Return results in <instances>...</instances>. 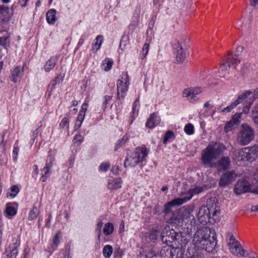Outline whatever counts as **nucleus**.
<instances>
[{
	"mask_svg": "<svg viewBox=\"0 0 258 258\" xmlns=\"http://www.w3.org/2000/svg\"><path fill=\"white\" fill-rule=\"evenodd\" d=\"M192 241L195 246L208 250L215 247L216 244V233L210 228H201L194 234Z\"/></svg>",
	"mask_w": 258,
	"mask_h": 258,
	"instance_id": "1",
	"label": "nucleus"
},
{
	"mask_svg": "<svg viewBox=\"0 0 258 258\" xmlns=\"http://www.w3.org/2000/svg\"><path fill=\"white\" fill-rule=\"evenodd\" d=\"M225 149V147L219 143L214 142L210 144L205 149L202 154V161L204 164H208L210 167L216 166L212 161L216 160Z\"/></svg>",
	"mask_w": 258,
	"mask_h": 258,
	"instance_id": "2",
	"label": "nucleus"
},
{
	"mask_svg": "<svg viewBox=\"0 0 258 258\" xmlns=\"http://www.w3.org/2000/svg\"><path fill=\"white\" fill-rule=\"evenodd\" d=\"M254 137L253 129L247 124H243L240 126L237 141L242 146L248 145Z\"/></svg>",
	"mask_w": 258,
	"mask_h": 258,
	"instance_id": "3",
	"label": "nucleus"
},
{
	"mask_svg": "<svg viewBox=\"0 0 258 258\" xmlns=\"http://www.w3.org/2000/svg\"><path fill=\"white\" fill-rule=\"evenodd\" d=\"M258 156L257 146L245 147L236 152L235 156L238 161H248L252 162L255 160Z\"/></svg>",
	"mask_w": 258,
	"mask_h": 258,
	"instance_id": "4",
	"label": "nucleus"
},
{
	"mask_svg": "<svg viewBox=\"0 0 258 258\" xmlns=\"http://www.w3.org/2000/svg\"><path fill=\"white\" fill-rule=\"evenodd\" d=\"M194 210V206H188L186 208L182 207L175 210L172 213V216L171 217V220L173 221H177L178 223L180 222H187L188 220L194 216L192 213Z\"/></svg>",
	"mask_w": 258,
	"mask_h": 258,
	"instance_id": "5",
	"label": "nucleus"
},
{
	"mask_svg": "<svg viewBox=\"0 0 258 258\" xmlns=\"http://www.w3.org/2000/svg\"><path fill=\"white\" fill-rule=\"evenodd\" d=\"M255 99V95L253 93L250 91H246L239 95L235 102H237V106L239 104H242L243 105L242 112L247 114Z\"/></svg>",
	"mask_w": 258,
	"mask_h": 258,
	"instance_id": "6",
	"label": "nucleus"
},
{
	"mask_svg": "<svg viewBox=\"0 0 258 258\" xmlns=\"http://www.w3.org/2000/svg\"><path fill=\"white\" fill-rule=\"evenodd\" d=\"M147 155L145 148H137L133 156L126 158L124 162V166H135L138 163L141 162Z\"/></svg>",
	"mask_w": 258,
	"mask_h": 258,
	"instance_id": "7",
	"label": "nucleus"
},
{
	"mask_svg": "<svg viewBox=\"0 0 258 258\" xmlns=\"http://www.w3.org/2000/svg\"><path fill=\"white\" fill-rule=\"evenodd\" d=\"M130 85L129 77L126 73L122 74L121 79L117 81V95L119 99L124 98Z\"/></svg>",
	"mask_w": 258,
	"mask_h": 258,
	"instance_id": "8",
	"label": "nucleus"
},
{
	"mask_svg": "<svg viewBox=\"0 0 258 258\" xmlns=\"http://www.w3.org/2000/svg\"><path fill=\"white\" fill-rule=\"evenodd\" d=\"M161 238L163 243L170 245L172 243L179 239V234L173 229H171L169 226H166L162 231Z\"/></svg>",
	"mask_w": 258,
	"mask_h": 258,
	"instance_id": "9",
	"label": "nucleus"
},
{
	"mask_svg": "<svg viewBox=\"0 0 258 258\" xmlns=\"http://www.w3.org/2000/svg\"><path fill=\"white\" fill-rule=\"evenodd\" d=\"M228 246L230 252L237 256H244L245 251L238 241L233 235H231L228 242Z\"/></svg>",
	"mask_w": 258,
	"mask_h": 258,
	"instance_id": "10",
	"label": "nucleus"
},
{
	"mask_svg": "<svg viewBox=\"0 0 258 258\" xmlns=\"http://www.w3.org/2000/svg\"><path fill=\"white\" fill-rule=\"evenodd\" d=\"M237 174L233 170L223 173L219 178L218 185L220 187H225L230 185L236 178Z\"/></svg>",
	"mask_w": 258,
	"mask_h": 258,
	"instance_id": "11",
	"label": "nucleus"
},
{
	"mask_svg": "<svg viewBox=\"0 0 258 258\" xmlns=\"http://www.w3.org/2000/svg\"><path fill=\"white\" fill-rule=\"evenodd\" d=\"M204 88L201 86H196L188 87L184 89L182 92V96L183 98L189 100H195L197 95L203 93Z\"/></svg>",
	"mask_w": 258,
	"mask_h": 258,
	"instance_id": "12",
	"label": "nucleus"
},
{
	"mask_svg": "<svg viewBox=\"0 0 258 258\" xmlns=\"http://www.w3.org/2000/svg\"><path fill=\"white\" fill-rule=\"evenodd\" d=\"M198 216L200 222L203 224L211 223V219L213 218L212 213L205 206H203L200 208Z\"/></svg>",
	"mask_w": 258,
	"mask_h": 258,
	"instance_id": "13",
	"label": "nucleus"
},
{
	"mask_svg": "<svg viewBox=\"0 0 258 258\" xmlns=\"http://www.w3.org/2000/svg\"><path fill=\"white\" fill-rule=\"evenodd\" d=\"M250 189V183L244 179L238 180L234 186V191L237 195L249 192Z\"/></svg>",
	"mask_w": 258,
	"mask_h": 258,
	"instance_id": "14",
	"label": "nucleus"
},
{
	"mask_svg": "<svg viewBox=\"0 0 258 258\" xmlns=\"http://www.w3.org/2000/svg\"><path fill=\"white\" fill-rule=\"evenodd\" d=\"M211 213H212L213 219L217 216V214L220 212L219 203L217 200L215 198H211L209 199L207 202V206Z\"/></svg>",
	"mask_w": 258,
	"mask_h": 258,
	"instance_id": "15",
	"label": "nucleus"
},
{
	"mask_svg": "<svg viewBox=\"0 0 258 258\" xmlns=\"http://www.w3.org/2000/svg\"><path fill=\"white\" fill-rule=\"evenodd\" d=\"M185 203V200L184 199L176 198L168 203L164 206V212L167 217H168L171 219V217L172 216V213L171 210V207L175 205H181Z\"/></svg>",
	"mask_w": 258,
	"mask_h": 258,
	"instance_id": "16",
	"label": "nucleus"
},
{
	"mask_svg": "<svg viewBox=\"0 0 258 258\" xmlns=\"http://www.w3.org/2000/svg\"><path fill=\"white\" fill-rule=\"evenodd\" d=\"M240 63V60L237 56L227 57L224 60V62L221 65V69L222 71L224 69L227 70L228 68L232 67L233 69L236 68V66Z\"/></svg>",
	"mask_w": 258,
	"mask_h": 258,
	"instance_id": "17",
	"label": "nucleus"
},
{
	"mask_svg": "<svg viewBox=\"0 0 258 258\" xmlns=\"http://www.w3.org/2000/svg\"><path fill=\"white\" fill-rule=\"evenodd\" d=\"M241 113H236L232 119L226 123L224 127V131L228 133L234 129L239 123V119L240 118Z\"/></svg>",
	"mask_w": 258,
	"mask_h": 258,
	"instance_id": "18",
	"label": "nucleus"
},
{
	"mask_svg": "<svg viewBox=\"0 0 258 258\" xmlns=\"http://www.w3.org/2000/svg\"><path fill=\"white\" fill-rule=\"evenodd\" d=\"M10 18L9 9L8 7L0 5V20L3 22L9 21Z\"/></svg>",
	"mask_w": 258,
	"mask_h": 258,
	"instance_id": "19",
	"label": "nucleus"
},
{
	"mask_svg": "<svg viewBox=\"0 0 258 258\" xmlns=\"http://www.w3.org/2000/svg\"><path fill=\"white\" fill-rule=\"evenodd\" d=\"M204 190V188L202 187H196V188L189 190L187 192L185 195L186 196L184 198H181L182 199H184L185 200V202L191 199L192 196L196 194H199Z\"/></svg>",
	"mask_w": 258,
	"mask_h": 258,
	"instance_id": "20",
	"label": "nucleus"
},
{
	"mask_svg": "<svg viewBox=\"0 0 258 258\" xmlns=\"http://www.w3.org/2000/svg\"><path fill=\"white\" fill-rule=\"evenodd\" d=\"M157 118V116L155 113L152 114L146 123V126L149 128L155 127L159 123V120H158Z\"/></svg>",
	"mask_w": 258,
	"mask_h": 258,
	"instance_id": "21",
	"label": "nucleus"
},
{
	"mask_svg": "<svg viewBox=\"0 0 258 258\" xmlns=\"http://www.w3.org/2000/svg\"><path fill=\"white\" fill-rule=\"evenodd\" d=\"M121 186V180L120 178L110 179L108 181V187L110 189H114L120 188Z\"/></svg>",
	"mask_w": 258,
	"mask_h": 258,
	"instance_id": "22",
	"label": "nucleus"
},
{
	"mask_svg": "<svg viewBox=\"0 0 258 258\" xmlns=\"http://www.w3.org/2000/svg\"><path fill=\"white\" fill-rule=\"evenodd\" d=\"M230 165V159L228 157H223L219 161V167L220 170H226Z\"/></svg>",
	"mask_w": 258,
	"mask_h": 258,
	"instance_id": "23",
	"label": "nucleus"
},
{
	"mask_svg": "<svg viewBox=\"0 0 258 258\" xmlns=\"http://www.w3.org/2000/svg\"><path fill=\"white\" fill-rule=\"evenodd\" d=\"M55 13L56 11L54 10H50L47 13L46 19L48 23L53 24L56 21Z\"/></svg>",
	"mask_w": 258,
	"mask_h": 258,
	"instance_id": "24",
	"label": "nucleus"
},
{
	"mask_svg": "<svg viewBox=\"0 0 258 258\" xmlns=\"http://www.w3.org/2000/svg\"><path fill=\"white\" fill-rule=\"evenodd\" d=\"M21 68L19 66L16 67L12 71V80L13 82L16 83L20 77Z\"/></svg>",
	"mask_w": 258,
	"mask_h": 258,
	"instance_id": "25",
	"label": "nucleus"
},
{
	"mask_svg": "<svg viewBox=\"0 0 258 258\" xmlns=\"http://www.w3.org/2000/svg\"><path fill=\"white\" fill-rule=\"evenodd\" d=\"M113 64V61L109 58H106L102 63V69L105 71H108L110 70Z\"/></svg>",
	"mask_w": 258,
	"mask_h": 258,
	"instance_id": "26",
	"label": "nucleus"
},
{
	"mask_svg": "<svg viewBox=\"0 0 258 258\" xmlns=\"http://www.w3.org/2000/svg\"><path fill=\"white\" fill-rule=\"evenodd\" d=\"M112 247L110 245H105L103 249V255L106 258L110 257L112 254Z\"/></svg>",
	"mask_w": 258,
	"mask_h": 258,
	"instance_id": "27",
	"label": "nucleus"
},
{
	"mask_svg": "<svg viewBox=\"0 0 258 258\" xmlns=\"http://www.w3.org/2000/svg\"><path fill=\"white\" fill-rule=\"evenodd\" d=\"M55 65V59L53 57H51L48 60L44 66V69L45 71H49L52 69Z\"/></svg>",
	"mask_w": 258,
	"mask_h": 258,
	"instance_id": "28",
	"label": "nucleus"
},
{
	"mask_svg": "<svg viewBox=\"0 0 258 258\" xmlns=\"http://www.w3.org/2000/svg\"><path fill=\"white\" fill-rule=\"evenodd\" d=\"M185 58V53L183 49L182 50H178L176 51V61L179 62L181 63L183 61Z\"/></svg>",
	"mask_w": 258,
	"mask_h": 258,
	"instance_id": "29",
	"label": "nucleus"
},
{
	"mask_svg": "<svg viewBox=\"0 0 258 258\" xmlns=\"http://www.w3.org/2000/svg\"><path fill=\"white\" fill-rule=\"evenodd\" d=\"M113 224L111 223H107L105 224L103 232L106 235H108L113 232Z\"/></svg>",
	"mask_w": 258,
	"mask_h": 258,
	"instance_id": "30",
	"label": "nucleus"
},
{
	"mask_svg": "<svg viewBox=\"0 0 258 258\" xmlns=\"http://www.w3.org/2000/svg\"><path fill=\"white\" fill-rule=\"evenodd\" d=\"M102 38H103V37L100 35H99L96 37V42L94 44L93 47V49L94 50H95L96 51L97 50H98L99 49V48L100 47V46H101L102 42Z\"/></svg>",
	"mask_w": 258,
	"mask_h": 258,
	"instance_id": "31",
	"label": "nucleus"
},
{
	"mask_svg": "<svg viewBox=\"0 0 258 258\" xmlns=\"http://www.w3.org/2000/svg\"><path fill=\"white\" fill-rule=\"evenodd\" d=\"M51 167V165L50 164H47L45 167L43 169L44 173L42 174L40 180L42 182H44L46 179L47 174L49 172V169Z\"/></svg>",
	"mask_w": 258,
	"mask_h": 258,
	"instance_id": "32",
	"label": "nucleus"
},
{
	"mask_svg": "<svg viewBox=\"0 0 258 258\" xmlns=\"http://www.w3.org/2000/svg\"><path fill=\"white\" fill-rule=\"evenodd\" d=\"M184 130L186 134L189 135H191L194 133V125L191 123H188L184 127Z\"/></svg>",
	"mask_w": 258,
	"mask_h": 258,
	"instance_id": "33",
	"label": "nucleus"
},
{
	"mask_svg": "<svg viewBox=\"0 0 258 258\" xmlns=\"http://www.w3.org/2000/svg\"><path fill=\"white\" fill-rule=\"evenodd\" d=\"M38 213V210L36 207H33V209L30 211L29 216V219L30 220H32L35 219Z\"/></svg>",
	"mask_w": 258,
	"mask_h": 258,
	"instance_id": "34",
	"label": "nucleus"
},
{
	"mask_svg": "<svg viewBox=\"0 0 258 258\" xmlns=\"http://www.w3.org/2000/svg\"><path fill=\"white\" fill-rule=\"evenodd\" d=\"M252 116L254 122L258 124V105L253 109Z\"/></svg>",
	"mask_w": 258,
	"mask_h": 258,
	"instance_id": "35",
	"label": "nucleus"
},
{
	"mask_svg": "<svg viewBox=\"0 0 258 258\" xmlns=\"http://www.w3.org/2000/svg\"><path fill=\"white\" fill-rule=\"evenodd\" d=\"M158 234L159 232L158 230H153L149 233L148 237L150 240L154 241L157 239Z\"/></svg>",
	"mask_w": 258,
	"mask_h": 258,
	"instance_id": "36",
	"label": "nucleus"
},
{
	"mask_svg": "<svg viewBox=\"0 0 258 258\" xmlns=\"http://www.w3.org/2000/svg\"><path fill=\"white\" fill-rule=\"evenodd\" d=\"M57 78H56L55 79L53 80L48 86L47 88V91L48 92V95L49 96L50 95V93L52 91L53 89L55 87V86L56 85L57 82Z\"/></svg>",
	"mask_w": 258,
	"mask_h": 258,
	"instance_id": "37",
	"label": "nucleus"
},
{
	"mask_svg": "<svg viewBox=\"0 0 258 258\" xmlns=\"http://www.w3.org/2000/svg\"><path fill=\"white\" fill-rule=\"evenodd\" d=\"M149 48V44H147V43H145L143 47L142 48V55L141 56V57H142V59L144 58V57H145L146 55L147 54V53L148 52Z\"/></svg>",
	"mask_w": 258,
	"mask_h": 258,
	"instance_id": "38",
	"label": "nucleus"
},
{
	"mask_svg": "<svg viewBox=\"0 0 258 258\" xmlns=\"http://www.w3.org/2000/svg\"><path fill=\"white\" fill-rule=\"evenodd\" d=\"M236 103L237 102H235V101L233 102L232 103H231V104L229 106L224 108L222 110V111L223 112H230L234 107L237 106Z\"/></svg>",
	"mask_w": 258,
	"mask_h": 258,
	"instance_id": "39",
	"label": "nucleus"
},
{
	"mask_svg": "<svg viewBox=\"0 0 258 258\" xmlns=\"http://www.w3.org/2000/svg\"><path fill=\"white\" fill-rule=\"evenodd\" d=\"M6 213L8 215L14 216L16 214V210L12 207H8L6 209Z\"/></svg>",
	"mask_w": 258,
	"mask_h": 258,
	"instance_id": "40",
	"label": "nucleus"
},
{
	"mask_svg": "<svg viewBox=\"0 0 258 258\" xmlns=\"http://www.w3.org/2000/svg\"><path fill=\"white\" fill-rule=\"evenodd\" d=\"M61 236V232L60 231L58 232V233L54 236L53 239V243L56 246H57L60 241L59 239Z\"/></svg>",
	"mask_w": 258,
	"mask_h": 258,
	"instance_id": "41",
	"label": "nucleus"
},
{
	"mask_svg": "<svg viewBox=\"0 0 258 258\" xmlns=\"http://www.w3.org/2000/svg\"><path fill=\"white\" fill-rule=\"evenodd\" d=\"M11 191L12 192H14V194H11L10 196L14 198L16 197V195L18 193L19 191V188L18 186L17 185H13L11 188Z\"/></svg>",
	"mask_w": 258,
	"mask_h": 258,
	"instance_id": "42",
	"label": "nucleus"
},
{
	"mask_svg": "<svg viewBox=\"0 0 258 258\" xmlns=\"http://www.w3.org/2000/svg\"><path fill=\"white\" fill-rule=\"evenodd\" d=\"M10 250L11 252L10 254H8V256H9L10 258H15L18 253L17 248L16 247H14Z\"/></svg>",
	"mask_w": 258,
	"mask_h": 258,
	"instance_id": "43",
	"label": "nucleus"
},
{
	"mask_svg": "<svg viewBox=\"0 0 258 258\" xmlns=\"http://www.w3.org/2000/svg\"><path fill=\"white\" fill-rule=\"evenodd\" d=\"M84 114H82L81 113H80L77 118V120L76 122V125H78L79 127H80L82 123V121L84 118Z\"/></svg>",
	"mask_w": 258,
	"mask_h": 258,
	"instance_id": "44",
	"label": "nucleus"
},
{
	"mask_svg": "<svg viewBox=\"0 0 258 258\" xmlns=\"http://www.w3.org/2000/svg\"><path fill=\"white\" fill-rule=\"evenodd\" d=\"M177 240H179L180 241V244L182 246H185L188 242V240L186 238L182 236L180 234H179V239Z\"/></svg>",
	"mask_w": 258,
	"mask_h": 258,
	"instance_id": "45",
	"label": "nucleus"
},
{
	"mask_svg": "<svg viewBox=\"0 0 258 258\" xmlns=\"http://www.w3.org/2000/svg\"><path fill=\"white\" fill-rule=\"evenodd\" d=\"M173 136V133L171 131H168L165 135L164 139L163 140V143L166 144L171 137Z\"/></svg>",
	"mask_w": 258,
	"mask_h": 258,
	"instance_id": "46",
	"label": "nucleus"
},
{
	"mask_svg": "<svg viewBox=\"0 0 258 258\" xmlns=\"http://www.w3.org/2000/svg\"><path fill=\"white\" fill-rule=\"evenodd\" d=\"M60 126L64 128V127H68L69 126V121L68 119L66 118H64L60 123Z\"/></svg>",
	"mask_w": 258,
	"mask_h": 258,
	"instance_id": "47",
	"label": "nucleus"
},
{
	"mask_svg": "<svg viewBox=\"0 0 258 258\" xmlns=\"http://www.w3.org/2000/svg\"><path fill=\"white\" fill-rule=\"evenodd\" d=\"M174 48L176 50V51L178 50L183 49V47L181 46V43L179 41L176 40L175 43L174 44Z\"/></svg>",
	"mask_w": 258,
	"mask_h": 258,
	"instance_id": "48",
	"label": "nucleus"
},
{
	"mask_svg": "<svg viewBox=\"0 0 258 258\" xmlns=\"http://www.w3.org/2000/svg\"><path fill=\"white\" fill-rule=\"evenodd\" d=\"M103 226V222L100 221L97 225V230L98 231V238H100V235L101 234V228Z\"/></svg>",
	"mask_w": 258,
	"mask_h": 258,
	"instance_id": "49",
	"label": "nucleus"
},
{
	"mask_svg": "<svg viewBox=\"0 0 258 258\" xmlns=\"http://www.w3.org/2000/svg\"><path fill=\"white\" fill-rule=\"evenodd\" d=\"M250 68V64H248V63H244L242 66V73L243 74H244V73H246V72L247 71L249 70Z\"/></svg>",
	"mask_w": 258,
	"mask_h": 258,
	"instance_id": "50",
	"label": "nucleus"
},
{
	"mask_svg": "<svg viewBox=\"0 0 258 258\" xmlns=\"http://www.w3.org/2000/svg\"><path fill=\"white\" fill-rule=\"evenodd\" d=\"M109 166L110 165L108 163H102L100 165V169L103 171H106L108 169Z\"/></svg>",
	"mask_w": 258,
	"mask_h": 258,
	"instance_id": "51",
	"label": "nucleus"
},
{
	"mask_svg": "<svg viewBox=\"0 0 258 258\" xmlns=\"http://www.w3.org/2000/svg\"><path fill=\"white\" fill-rule=\"evenodd\" d=\"M88 106V103H84L83 105H82V109L80 111V113H83L85 115V112L87 110V107Z\"/></svg>",
	"mask_w": 258,
	"mask_h": 258,
	"instance_id": "52",
	"label": "nucleus"
},
{
	"mask_svg": "<svg viewBox=\"0 0 258 258\" xmlns=\"http://www.w3.org/2000/svg\"><path fill=\"white\" fill-rule=\"evenodd\" d=\"M249 192H251L255 194L258 195V187H253L252 186L250 185V189L249 190Z\"/></svg>",
	"mask_w": 258,
	"mask_h": 258,
	"instance_id": "53",
	"label": "nucleus"
},
{
	"mask_svg": "<svg viewBox=\"0 0 258 258\" xmlns=\"http://www.w3.org/2000/svg\"><path fill=\"white\" fill-rule=\"evenodd\" d=\"M8 37H0V45H4Z\"/></svg>",
	"mask_w": 258,
	"mask_h": 258,
	"instance_id": "54",
	"label": "nucleus"
},
{
	"mask_svg": "<svg viewBox=\"0 0 258 258\" xmlns=\"http://www.w3.org/2000/svg\"><path fill=\"white\" fill-rule=\"evenodd\" d=\"M19 150V149L17 147L14 148V149L13 150V154L15 155V157H14V158L15 159H17V156L18 155V153Z\"/></svg>",
	"mask_w": 258,
	"mask_h": 258,
	"instance_id": "55",
	"label": "nucleus"
},
{
	"mask_svg": "<svg viewBox=\"0 0 258 258\" xmlns=\"http://www.w3.org/2000/svg\"><path fill=\"white\" fill-rule=\"evenodd\" d=\"M75 140H76V142L78 141L81 143L83 140V137L81 135H77L75 137Z\"/></svg>",
	"mask_w": 258,
	"mask_h": 258,
	"instance_id": "56",
	"label": "nucleus"
},
{
	"mask_svg": "<svg viewBox=\"0 0 258 258\" xmlns=\"http://www.w3.org/2000/svg\"><path fill=\"white\" fill-rule=\"evenodd\" d=\"M28 0H20L19 3L22 7H25Z\"/></svg>",
	"mask_w": 258,
	"mask_h": 258,
	"instance_id": "57",
	"label": "nucleus"
},
{
	"mask_svg": "<svg viewBox=\"0 0 258 258\" xmlns=\"http://www.w3.org/2000/svg\"><path fill=\"white\" fill-rule=\"evenodd\" d=\"M258 2V0H250V5L252 7H255Z\"/></svg>",
	"mask_w": 258,
	"mask_h": 258,
	"instance_id": "58",
	"label": "nucleus"
},
{
	"mask_svg": "<svg viewBox=\"0 0 258 258\" xmlns=\"http://www.w3.org/2000/svg\"><path fill=\"white\" fill-rule=\"evenodd\" d=\"M190 250H191V249H188V252H187L188 253L186 254L187 258H188V257L190 255H192V254H194L196 256H197L198 257V256L197 255H196L193 252H192V253H191ZM191 251H193V250H191Z\"/></svg>",
	"mask_w": 258,
	"mask_h": 258,
	"instance_id": "59",
	"label": "nucleus"
},
{
	"mask_svg": "<svg viewBox=\"0 0 258 258\" xmlns=\"http://www.w3.org/2000/svg\"><path fill=\"white\" fill-rule=\"evenodd\" d=\"M211 107V104L210 103V102L209 101L206 102L204 104V107H205V108H209Z\"/></svg>",
	"mask_w": 258,
	"mask_h": 258,
	"instance_id": "60",
	"label": "nucleus"
},
{
	"mask_svg": "<svg viewBox=\"0 0 258 258\" xmlns=\"http://www.w3.org/2000/svg\"><path fill=\"white\" fill-rule=\"evenodd\" d=\"M118 168L117 166H114L112 167L111 171L115 174H116L117 173Z\"/></svg>",
	"mask_w": 258,
	"mask_h": 258,
	"instance_id": "61",
	"label": "nucleus"
},
{
	"mask_svg": "<svg viewBox=\"0 0 258 258\" xmlns=\"http://www.w3.org/2000/svg\"><path fill=\"white\" fill-rule=\"evenodd\" d=\"M243 50V47L241 45H239L236 48V51L241 52Z\"/></svg>",
	"mask_w": 258,
	"mask_h": 258,
	"instance_id": "62",
	"label": "nucleus"
},
{
	"mask_svg": "<svg viewBox=\"0 0 258 258\" xmlns=\"http://www.w3.org/2000/svg\"><path fill=\"white\" fill-rule=\"evenodd\" d=\"M254 178L255 180L258 182V168L257 169L255 174H254Z\"/></svg>",
	"mask_w": 258,
	"mask_h": 258,
	"instance_id": "63",
	"label": "nucleus"
},
{
	"mask_svg": "<svg viewBox=\"0 0 258 258\" xmlns=\"http://www.w3.org/2000/svg\"><path fill=\"white\" fill-rule=\"evenodd\" d=\"M251 210L252 211H258V205L255 206H252L251 208Z\"/></svg>",
	"mask_w": 258,
	"mask_h": 258,
	"instance_id": "64",
	"label": "nucleus"
}]
</instances>
